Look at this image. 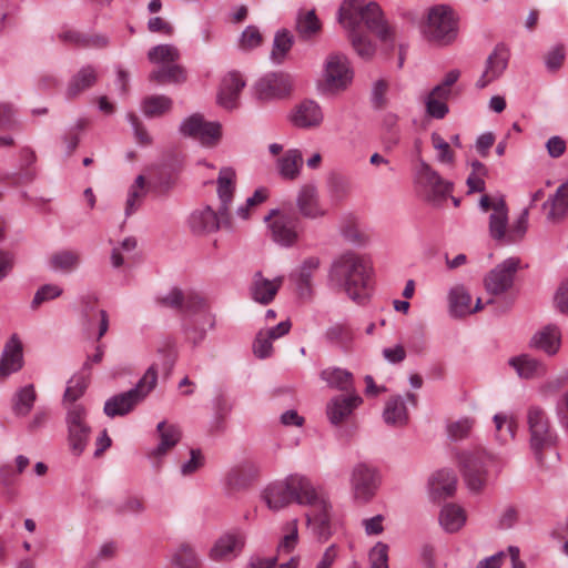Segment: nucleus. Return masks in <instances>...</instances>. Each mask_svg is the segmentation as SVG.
<instances>
[{"mask_svg": "<svg viewBox=\"0 0 568 568\" xmlns=\"http://www.w3.org/2000/svg\"><path fill=\"white\" fill-rule=\"evenodd\" d=\"M172 101L165 95H151L143 101V112L149 118L161 116L170 111Z\"/></svg>", "mask_w": 568, "mask_h": 568, "instance_id": "09e8293b", "label": "nucleus"}, {"mask_svg": "<svg viewBox=\"0 0 568 568\" xmlns=\"http://www.w3.org/2000/svg\"><path fill=\"white\" fill-rule=\"evenodd\" d=\"M460 471L471 491H480L487 483V468L494 458L485 449L462 452L457 456Z\"/></svg>", "mask_w": 568, "mask_h": 568, "instance_id": "423d86ee", "label": "nucleus"}, {"mask_svg": "<svg viewBox=\"0 0 568 568\" xmlns=\"http://www.w3.org/2000/svg\"><path fill=\"white\" fill-rule=\"evenodd\" d=\"M268 222L272 239L283 245L292 246L298 240L297 226L300 219L295 215L273 210L266 217Z\"/></svg>", "mask_w": 568, "mask_h": 568, "instance_id": "f8f14e48", "label": "nucleus"}, {"mask_svg": "<svg viewBox=\"0 0 568 568\" xmlns=\"http://www.w3.org/2000/svg\"><path fill=\"white\" fill-rule=\"evenodd\" d=\"M245 87V81L236 71L229 72L221 82L217 93V102L225 109L237 106V100L241 91Z\"/></svg>", "mask_w": 568, "mask_h": 568, "instance_id": "b1692460", "label": "nucleus"}, {"mask_svg": "<svg viewBox=\"0 0 568 568\" xmlns=\"http://www.w3.org/2000/svg\"><path fill=\"white\" fill-rule=\"evenodd\" d=\"M354 78L353 69L346 55L331 53L324 64L321 88L323 92L337 94L348 89Z\"/></svg>", "mask_w": 568, "mask_h": 568, "instance_id": "0eeeda50", "label": "nucleus"}, {"mask_svg": "<svg viewBox=\"0 0 568 568\" xmlns=\"http://www.w3.org/2000/svg\"><path fill=\"white\" fill-rule=\"evenodd\" d=\"M181 311L187 314L196 315L207 327H213V316L207 311L205 300L194 292H183V305Z\"/></svg>", "mask_w": 568, "mask_h": 568, "instance_id": "72a5a7b5", "label": "nucleus"}, {"mask_svg": "<svg viewBox=\"0 0 568 568\" xmlns=\"http://www.w3.org/2000/svg\"><path fill=\"white\" fill-rule=\"evenodd\" d=\"M371 568H389L388 566V546L384 542H377L369 551Z\"/></svg>", "mask_w": 568, "mask_h": 568, "instance_id": "0e129e2a", "label": "nucleus"}, {"mask_svg": "<svg viewBox=\"0 0 568 568\" xmlns=\"http://www.w3.org/2000/svg\"><path fill=\"white\" fill-rule=\"evenodd\" d=\"M263 42V36L255 26H248L241 34L239 47L242 50L250 51L257 48Z\"/></svg>", "mask_w": 568, "mask_h": 568, "instance_id": "052dcab7", "label": "nucleus"}, {"mask_svg": "<svg viewBox=\"0 0 568 568\" xmlns=\"http://www.w3.org/2000/svg\"><path fill=\"white\" fill-rule=\"evenodd\" d=\"M379 477L376 469L367 464H357L352 469L349 486L354 500L367 504L377 491Z\"/></svg>", "mask_w": 568, "mask_h": 568, "instance_id": "9b49d317", "label": "nucleus"}, {"mask_svg": "<svg viewBox=\"0 0 568 568\" xmlns=\"http://www.w3.org/2000/svg\"><path fill=\"white\" fill-rule=\"evenodd\" d=\"M146 194L145 180L143 175H139L135 182L131 185L128 199L125 201L124 212L126 216L132 215L140 207L144 196Z\"/></svg>", "mask_w": 568, "mask_h": 568, "instance_id": "37998d69", "label": "nucleus"}, {"mask_svg": "<svg viewBox=\"0 0 568 568\" xmlns=\"http://www.w3.org/2000/svg\"><path fill=\"white\" fill-rule=\"evenodd\" d=\"M415 184L423 199L433 205H440L453 191V184L424 160L415 169Z\"/></svg>", "mask_w": 568, "mask_h": 568, "instance_id": "39448f33", "label": "nucleus"}, {"mask_svg": "<svg viewBox=\"0 0 568 568\" xmlns=\"http://www.w3.org/2000/svg\"><path fill=\"white\" fill-rule=\"evenodd\" d=\"M22 343L12 335L6 343L0 359V382L6 381L11 374L17 373L23 366Z\"/></svg>", "mask_w": 568, "mask_h": 568, "instance_id": "412c9836", "label": "nucleus"}, {"mask_svg": "<svg viewBox=\"0 0 568 568\" xmlns=\"http://www.w3.org/2000/svg\"><path fill=\"white\" fill-rule=\"evenodd\" d=\"M430 140L433 148L437 151V160L443 164L453 165L455 163V153L450 144L436 132L432 133Z\"/></svg>", "mask_w": 568, "mask_h": 568, "instance_id": "5fc2aeb1", "label": "nucleus"}, {"mask_svg": "<svg viewBox=\"0 0 568 568\" xmlns=\"http://www.w3.org/2000/svg\"><path fill=\"white\" fill-rule=\"evenodd\" d=\"M568 213V183L562 184L552 200L548 219L557 222Z\"/></svg>", "mask_w": 568, "mask_h": 568, "instance_id": "3c124183", "label": "nucleus"}, {"mask_svg": "<svg viewBox=\"0 0 568 568\" xmlns=\"http://www.w3.org/2000/svg\"><path fill=\"white\" fill-rule=\"evenodd\" d=\"M296 32L302 40H312L322 31V23L314 10H301L297 14Z\"/></svg>", "mask_w": 568, "mask_h": 568, "instance_id": "c9c22d12", "label": "nucleus"}, {"mask_svg": "<svg viewBox=\"0 0 568 568\" xmlns=\"http://www.w3.org/2000/svg\"><path fill=\"white\" fill-rule=\"evenodd\" d=\"M331 505L327 500L313 507L306 515L307 524L321 540H327L331 536Z\"/></svg>", "mask_w": 568, "mask_h": 568, "instance_id": "c85d7f7f", "label": "nucleus"}, {"mask_svg": "<svg viewBox=\"0 0 568 568\" xmlns=\"http://www.w3.org/2000/svg\"><path fill=\"white\" fill-rule=\"evenodd\" d=\"M362 404V398L356 394L339 395L332 398L326 407L329 422L334 425L342 424L353 410Z\"/></svg>", "mask_w": 568, "mask_h": 568, "instance_id": "a878e982", "label": "nucleus"}, {"mask_svg": "<svg viewBox=\"0 0 568 568\" xmlns=\"http://www.w3.org/2000/svg\"><path fill=\"white\" fill-rule=\"evenodd\" d=\"M509 365L513 366L523 378L541 377L546 373V367L529 355L513 357L509 361Z\"/></svg>", "mask_w": 568, "mask_h": 568, "instance_id": "4c0bfd02", "label": "nucleus"}, {"mask_svg": "<svg viewBox=\"0 0 568 568\" xmlns=\"http://www.w3.org/2000/svg\"><path fill=\"white\" fill-rule=\"evenodd\" d=\"M424 33L429 41L448 44L457 36V20L447 6H436L429 10Z\"/></svg>", "mask_w": 568, "mask_h": 568, "instance_id": "6e6552de", "label": "nucleus"}, {"mask_svg": "<svg viewBox=\"0 0 568 568\" xmlns=\"http://www.w3.org/2000/svg\"><path fill=\"white\" fill-rule=\"evenodd\" d=\"M298 541V530H297V521L293 520L288 523L285 527V535L283 536L278 551L281 552H291Z\"/></svg>", "mask_w": 568, "mask_h": 568, "instance_id": "e2e57ef3", "label": "nucleus"}, {"mask_svg": "<svg viewBox=\"0 0 568 568\" xmlns=\"http://www.w3.org/2000/svg\"><path fill=\"white\" fill-rule=\"evenodd\" d=\"M329 282L357 304L366 303L373 291V266L366 255L345 251L332 262Z\"/></svg>", "mask_w": 568, "mask_h": 568, "instance_id": "f03ea898", "label": "nucleus"}, {"mask_svg": "<svg viewBox=\"0 0 568 568\" xmlns=\"http://www.w3.org/2000/svg\"><path fill=\"white\" fill-rule=\"evenodd\" d=\"M456 474L452 469H440L429 479V493L433 499H445L455 494Z\"/></svg>", "mask_w": 568, "mask_h": 568, "instance_id": "bb28decb", "label": "nucleus"}, {"mask_svg": "<svg viewBox=\"0 0 568 568\" xmlns=\"http://www.w3.org/2000/svg\"><path fill=\"white\" fill-rule=\"evenodd\" d=\"M62 294V290L58 285L47 284L41 286L32 301V307L37 308L43 302L53 300Z\"/></svg>", "mask_w": 568, "mask_h": 568, "instance_id": "338daca9", "label": "nucleus"}, {"mask_svg": "<svg viewBox=\"0 0 568 568\" xmlns=\"http://www.w3.org/2000/svg\"><path fill=\"white\" fill-rule=\"evenodd\" d=\"M326 336L331 342L343 348H348L352 345L354 333L348 325L336 324L327 331Z\"/></svg>", "mask_w": 568, "mask_h": 568, "instance_id": "4d7b16f0", "label": "nucleus"}, {"mask_svg": "<svg viewBox=\"0 0 568 568\" xmlns=\"http://www.w3.org/2000/svg\"><path fill=\"white\" fill-rule=\"evenodd\" d=\"M532 342L536 347L544 352L555 354L560 345L559 328L557 326H547L534 336Z\"/></svg>", "mask_w": 568, "mask_h": 568, "instance_id": "ea45409f", "label": "nucleus"}, {"mask_svg": "<svg viewBox=\"0 0 568 568\" xmlns=\"http://www.w3.org/2000/svg\"><path fill=\"white\" fill-rule=\"evenodd\" d=\"M383 416L388 425L402 426L407 423L408 414L400 396H395L387 400Z\"/></svg>", "mask_w": 568, "mask_h": 568, "instance_id": "58836bf2", "label": "nucleus"}, {"mask_svg": "<svg viewBox=\"0 0 568 568\" xmlns=\"http://www.w3.org/2000/svg\"><path fill=\"white\" fill-rule=\"evenodd\" d=\"M290 120L296 128L310 130L322 124L324 114L317 102L305 100L293 109Z\"/></svg>", "mask_w": 568, "mask_h": 568, "instance_id": "6ab92c4d", "label": "nucleus"}, {"mask_svg": "<svg viewBox=\"0 0 568 568\" xmlns=\"http://www.w3.org/2000/svg\"><path fill=\"white\" fill-rule=\"evenodd\" d=\"M87 386V382L83 377H73L68 382V386L62 399L64 409H68L72 404L82 405L81 403H78V399L82 397Z\"/></svg>", "mask_w": 568, "mask_h": 568, "instance_id": "603ef678", "label": "nucleus"}, {"mask_svg": "<svg viewBox=\"0 0 568 568\" xmlns=\"http://www.w3.org/2000/svg\"><path fill=\"white\" fill-rule=\"evenodd\" d=\"M183 135L199 141L204 146H214L221 139V125L207 122L201 114H192L185 119L180 128Z\"/></svg>", "mask_w": 568, "mask_h": 568, "instance_id": "ddd939ff", "label": "nucleus"}, {"mask_svg": "<svg viewBox=\"0 0 568 568\" xmlns=\"http://www.w3.org/2000/svg\"><path fill=\"white\" fill-rule=\"evenodd\" d=\"M149 79L150 81L159 84L169 82L180 83L185 81V71L175 62L173 64L160 67L158 70L152 71Z\"/></svg>", "mask_w": 568, "mask_h": 568, "instance_id": "a19ab883", "label": "nucleus"}, {"mask_svg": "<svg viewBox=\"0 0 568 568\" xmlns=\"http://www.w3.org/2000/svg\"><path fill=\"white\" fill-rule=\"evenodd\" d=\"M519 263V258L509 257L491 270L485 278L487 292L497 295L510 288Z\"/></svg>", "mask_w": 568, "mask_h": 568, "instance_id": "4468645a", "label": "nucleus"}, {"mask_svg": "<svg viewBox=\"0 0 568 568\" xmlns=\"http://www.w3.org/2000/svg\"><path fill=\"white\" fill-rule=\"evenodd\" d=\"M174 561L182 568H199L200 559L194 549L186 544H182L178 547L174 554Z\"/></svg>", "mask_w": 568, "mask_h": 568, "instance_id": "13d9d810", "label": "nucleus"}, {"mask_svg": "<svg viewBox=\"0 0 568 568\" xmlns=\"http://www.w3.org/2000/svg\"><path fill=\"white\" fill-rule=\"evenodd\" d=\"M341 234L343 237L353 244L363 245L366 243V235L359 230L357 223L348 217L345 219L341 225Z\"/></svg>", "mask_w": 568, "mask_h": 568, "instance_id": "bf43d9fd", "label": "nucleus"}, {"mask_svg": "<svg viewBox=\"0 0 568 568\" xmlns=\"http://www.w3.org/2000/svg\"><path fill=\"white\" fill-rule=\"evenodd\" d=\"M321 376L332 387H336L341 390H349L353 388V376L347 371L327 368L322 372Z\"/></svg>", "mask_w": 568, "mask_h": 568, "instance_id": "a18cd8bd", "label": "nucleus"}, {"mask_svg": "<svg viewBox=\"0 0 568 568\" xmlns=\"http://www.w3.org/2000/svg\"><path fill=\"white\" fill-rule=\"evenodd\" d=\"M253 478V470L250 466H237L230 470L226 480L233 489H241L248 485Z\"/></svg>", "mask_w": 568, "mask_h": 568, "instance_id": "6e6d98bb", "label": "nucleus"}, {"mask_svg": "<svg viewBox=\"0 0 568 568\" xmlns=\"http://www.w3.org/2000/svg\"><path fill=\"white\" fill-rule=\"evenodd\" d=\"M67 440L72 455L80 456L88 445L91 427L84 405H71L65 409Z\"/></svg>", "mask_w": 568, "mask_h": 568, "instance_id": "1a4fd4ad", "label": "nucleus"}, {"mask_svg": "<svg viewBox=\"0 0 568 568\" xmlns=\"http://www.w3.org/2000/svg\"><path fill=\"white\" fill-rule=\"evenodd\" d=\"M98 81V71L92 65L81 68L69 81L65 97L73 100L92 88Z\"/></svg>", "mask_w": 568, "mask_h": 568, "instance_id": "7c9ffc66", "label": "nucleus"}, {"mask_svg": "<svg viewBox=\"0 0 568 568\" xmlns=\"http://www.w3.org/2000/svg\"><path fill=\"white\" fill-rule=\"evenodd\" d=\"M283 281V276H278L274 280H267L263 277L261 273H256L251 287L253 300L261 304H270L276 296Z\"/></svg>", "mask_w": 568, "mask_h": 568, "instance_id": "cd10ccee", "label": "nucleus"}, {"mask_svg": "<svg viewBox=\"0 0 568 568\" xmlns=\"http://www.w3.org/2000/svg\"><path fill=\"white\" fill-rule=\"evenodd\" d=\"M37 394L32 385L22 387L14 396L13 412L18 416H26L30 413L36 402Z\"/></svg>", "mask_w": 568, "mask_h": 568, "instance_id": "49530a36", "label": "nucleus"}, {"mask_svg": "<svg viewBox=\"0 0 568 568\" xmlns=\"http://www.w3.org/2000/svg\"><path fill=\"white\" fill-rule=\"evenodd\" d=\"M160 437L159 445L149 453V457L159 467V459L165 456L181 439V430L176 425L161 422L156 426Z\"/></svg>", "mask_w": 568, "mask_h": 568, "instance_id": "393cba45", "label": "nucleus"}, {"mask_svg": "<svg viewBox=\"0 0 568 568\" xmlns=\"http://www.w3.org/2000/svg\"><path fill=\"white\" fill-rule=\"evenodd\" d=\"M338 22L348 30L355 51L364 59H369L374 54L375 47L366 36L362 34V24L383 41L392 39V30L376 2L345 0L338 11Z\"/></svg>", "mask_w": 568, "mask_h": 568, "instance_id": "f257e3e1", "label": "nucleus"}, {"mask_svg": "<svg viewBox=\"0 0 568 568\" xmlns=\"http://www.w3.org/2000/svg\"><path fill=\"white\" fill-rule=\"evenodd\" d=\"M473 171L467 179V185L471 192H483L485 189L484 175L486 174V166L478 162L474 161Z\"/></svg>", "mask_w": 568, "mask_h": 568, "instance_id": "680f3d73", "label": "nucleus"}, {"mask_svg": "<svg viewBox=\"0 0 568 568\" xmlns=\"http://www.w3.org/2000/svg\"><path fill=\"white\" fill-rule=\"evenodd\" d=\"M262 497L268 509L273 511L281 510L288 506L293 501L287 478L283 481H275L268 485L264 489Z\"/></svg>", "mask_w": 568, "mask_h": 568, "instance_id": "2f4dec72", "label": "nucleus"}, {"mask_svg": "<svg viewBox=\"0 0 568 568\" xmlns=\"http://www.w3.org/2000/svg\"><path fill=\"white\" fill-rule=\"evenodd\" d=\"M293 43L294 39L290 31L285 29L277 31L273 41L271 59L275 63H282L292 49Z\"/></svg>", "mask_w": 568, "mask_h": 568, "instance_id": "c03bdc74", "label": "nucleus"}, {"mask_svg": "<svg viewBox=\"0 0 568 568\" xmlns=\"http://www.w3.org/2000/svg\"><path fill=\"white\" fill-rule=\"evenodd\" d=\"M303 164L302 152L297 149H290L277 159L276 168L283 180L295 181L301 175Z\"/></svg>", "mask_w": 568, "mask_h": 568, "instance_id": "c756f323", "label": "nucleus"}, {"mask_svg": "<svg viewBox=\"0 0 568 568\" xmlns=\"http://www.w3.org/2000/svg\"><path fill=\"white\" fill-rule=\"evenodd\" d=\"M467 516L460 506L456 504H447L445 505L439 513V524L443 529L447 532H457L460 530L465 523Z\"/></svg>", "mask_w": 568, "mask_h": 568, "instance_id": "f704fd0d", "label": "nucleus"}, {"mask_svg": "<svg viewBox=\"0 0 568 568\" xmlns=\"http://www.w3.org/2000/svg\"><path fill=\"white\" fill-rule=\"evenodd\" d=\"M229 213L220 209L219 213L210 206L193 211L189 217V226L195 234H207L217 231L222 225H227Z\"/></svg>", "mask_w": 568, "mask_h": 568, "instance_id": "2eb2a0df", "label": "nucleus"}, {"mask_svg": "<svg viewBox=\"0 0 568 568\" xmlns=\"http://www.w3.org/2000/svg\"><path fill=\"white\" fill-rule=\"evenodd\" d=\"M236 174L232 168H223L220 170L217 179V194L221 201V210L229 213L230 204L233 200L235 190Z\"/></svg>", "mask_w": 568, "mask_h": 568, "instance_id": "e433bc0d", "label": "nucleus"}, {"mask_svg": "<svg viewBox=\"0 0 568 568\" xmlns=\"http://www.w3.org/2000/svg\"><path fill=\"white\" fill-rule=\"evenodd\" d=\"M509 53L504 45H497L488 55L483 74L477 80V88L484 89L497 80L506 70Z\"/></svg>", "mask_w": 568, "mask_h": 568, "instance_id": "4be33fe9", "label": "nucleus"}, {"mask_svg": "<svg viewBox=\"0 0 568 568\" xmlns=\"http://www.w3.org/2000/svg\"><path fill=\"white\" fill-rule=\"evenodd\" d=\"M496 436L501 443H507L515 437L517 422L506 414H496L494 416Z\"/></svg>", "mask_w": 568, "mask_h": 568, "instance_id": "8fccbe9b", "label": "nucleus"}, {"mask_svg": "<svg viewBox=\"0 0 568 568\" xmlns=\"http://www.w3.org/2000/svg\"><path fill=\"white\" fill-rule=\"evenodd\" d=\"M87 329L88 332H92V329L98 327L97 341L99 342L109 329V315L104 310H90L87 312Z\"/></svg>", "mask_w": 568, "mask_h": 568, "instance_id": "864d4df0", "label": "nucleus"}, {"mask_svg": "<svg viewBox=\"0 0 568 568\" xmlns=\"http://www.w3.org/2000/svg\"><path fill=\"white\" fill-rule=\"evenodd\" d=\"M158 384V371L154 366L148 368L136 386L125 393L115 395L104 404V413L109 417L123 416L143 402Z\"/></svg>", "mask_w": 568, "mask_h": 568, "instance_id": "20e7f679", "label": "nucleus"}, {"mask_svg": "<svg viewBox=\"0 0 568 568\" xmlns=\"http://www.w3.org/2000/svg\"><path fill=\"white\" fill-rule=\"evenodd\" d=\"M272 342L273 339L268 337L264 329H261L257 333L253 344L254 354L260 358H266L271 356L273 352Z\"/></svg>", "mask_w": 568, "mask_h": 568, "instance_id": "69168bd1", "label": "nucleus"}, {"mask_svg": "<svg viewBox=\"0 0 568 568\" xmlns=\"http://www.w3.org/2000/svg\"><path fill=\"white\" fill-rule=\"evenodd\" d=\"M148 58L152 63L161 64V67L169 65L180 59V51L172 44H160L150 49Z\"/></svg>", "mask_w": 568, "mask_h": 568, "instance_id": "79ce46f5", "label": "nucleus"}, {"mask_svg": "<svg viewBox=\"0 0 568 568\" xmlns=\"http://www.w3.org/2000/svg\"><path fill=\"white\" fill-rule=\"evenodd\" d=\"M245 535L240 530L221 536L210 550V558L214 561L227 560L237 556L245 544Z\"/></svg>", "mask_w": 568, "mask_h": 568, "instance_id": "aec40b11", "label": "nucleus"}, {"mask_svg": "<svg viewBox=\"0 0 568 568\" xmlns=\"http://www.w3.org/2000/svg\"><path fill=\"white\" fill-rule=\"evenodd\" d=\"M321 266L317 256H310L303 261L298 270L291 274V280L296 285L297 295L301 298H308L312 295L313 276Z\"/></svg>", "mask_w": 568, "mask_h": 568, "instance_id": "5701e85b", "label": "nucleus"}, {"mask_svg": "<svg viewBox=\"0 0 568 568\" xmlns=\"http://www.w3.org/2000/svg\"><path fill=\"white\" fill-rule=\"evenodd\" d=\"M156 303L164 307L175 308L181 311V306L183 305V291L180 288H172L163 296H159L156 298Z\"/></svg>", "mask_w": 568, "mask_h": 568, "instance_id": "774afa93", "label": "nucleus"}, {"mask_svg": "<svg viewBox=\"0 0 568 568\" xmlns=\"http://www.w3.org/2000/svg\"><path fill=\"white\" fill-rule=\"evenodd\" d=\"M479 205L485 212L491 210L489 234L494 240L504 244H511L524 237L528 227V209H525L516 223L509 226L508 209L503 199H491L488 195H484L480 199Z\"/></svg>", "mask_w": 568, "mask_h": 568, "instance_id": "7ed1b4c3", "label": "nucleus"}, {"mask_svg": "<svg viewBox=\"0 0 568 568\" xmlns=\"http://www.w3.org/2000/svg\"><path fill=\"white\" fill-rule=\"evenodd\" d=\"M260 100H272L287 97L292 91V79L285 73H270L255 84Z\"/></svg>", "mask_w": 568, "mask_h": 568, "instance_id": "dca6fc26", "label": "nucleus"}, {"mask_svg": "<svg viewBox=\"0 0 568 568\" xmlns=\"http://www.w3.org/2000/svg\"><path fill=\"white\" fill-rule=\"evenodd\" d=\"M527 425L530 435V446L537 458L541 460V450L554 445L556 433L550 425L544 408L531 405L527 409Z\"/></svg>", "mask_w": 568, "mask_h": 568, "instance_id": "9d476101", "label": "nucleus"}, {"mask_svg": "<svg viewBox=\"0 0 568 568\" xmlns=\"http://www.w3.org/2000/svg\"><path fill=\"white\" fill-rule=\"evenodd\" d=\"M80 254L75 251H61L51 255L50 265L53 270L71 272L78 267Z\"/></svg>", "mask_w": 568, "mask_h": 568, "instance_id": "de8ad7c7", "label": "nucleus"}, {"mask_svg": "<svg viewBox=\"0 0 568 568\" xmlns=\"http://www.w3.org/2000/svg\"><path fill=\"white\" fill-rule=\"evenodd\" d=\"M287 483L291 489L292 501L310 506L312 509L326 500L317 493L311 479L303 475H291L287 477Z\"/></svg>", "mask_w": 568, "mask_h": 568, "instance_id": "f3484780", "label": "nucleus"}, {"mask_svg": "<svg viewBox=\"0 0 568 568\" xmlns=\"http://www.w3.org/2000/svg\"><path fill=\"white\" fill-rule=\"evenodd\" d=\"M296 207L305 219L316 220L327 214L321 204L317 187L313 184H304L300 187L296 195Z\"/></svg>", "mask_w": 568, "mask_h": 568, "instance_id": "a211bd4d", "label": "nucleus"}, {"mask_svg": "<svg viewBox=\"0 0 568 568\" xmlns=\"http://www.w3.org/2000/svg\"><path fill=\"white\" fill-rule=\"evenodd\" d=\"M471 297L463 286L452 288L449 293L450 312L454 316L463 317L483 310L481 300L478 298L474 308L470 307Z\"/></svg>", "mask_w": 568, "mask_h": 568, "instance_id": "473e14b6", "label": "nucleus"}]
</instances>
